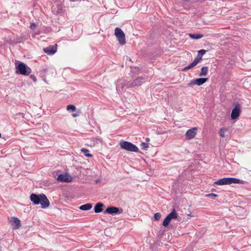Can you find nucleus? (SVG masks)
<instances>
[{"label": "nucleus", "mask_w": 251, "mask_h": 251, "mask_svg": "<svg viewBox=\"0 0 251 251\" xmlns=\"http://www.w3.org/2000/svg\"><path fill=\"white\" fill-rule=\"evenodd\" d=\"M92 208V204L90 203H87L86 204L81 205L79 207V209L81 210L86 211L91 209Z\"/></svg>", "instance_id": "16"}, {"label": "nucleus", "mask_w": 251, "mask_h": 251, "mask_svg": "<svg viewBox=\"0 0 251 251\" xmlns=\"http://www.w3.org/2000/svg\"><path fill=\"white\" fill-rule=\"evenodd\" d=\"M146 140H149V138H147Z\"/></svg>", "instance_id": "36"}, {"label": "nucleus", "mask_w": 251, "mask_h": 251, "mask_svg": "<svg viewBox=\"0 0 251 251\" xmlns=\"http://www.w3.org/2000/svg\"><path fill=\"white\" fill-rule=\"evenodd\" d=\"M226 130V129H225V128H223V129H220V136L222 137H225V131Z\"/></svg>", "instance_id": "29"}, {"label": "nucleus", "mask_w": 251, "mask_h": 251, "mask_svg": "<svg viewBox=\"0 0 251 251\" xmlns=\"http://www.w3.org/2000/svg\"><path fill=\"white\" fill-rule=\"evenodd\" d=\"M30 200L34 205L40 204L42 208H46L50 206V201L44 194L37 195L32 193L30 196Z\"/></svg>", "instance_id": "1"}, {"label": "nucleus", "mask_w": 251, "mask_h": 251, "mask_svg": "<svg viewBox=\"0 0 251 251\" xmlns=\"http://www.w3.org/2000/svg\"><path fill=\"white\" fill-rule=\"evenodd\" d=\"M104 204L101 202H98L96 203L94 207V211L96 213H100L102 211V207Z\"/></svg>", "instance_id": "14"}, {"label": "nucleus", "mask_w": 251, "mask_h": 251, "mask_svg": "<svg viewBox=\"0 0 251 251\" xmlns=\"http://www.w3.org/2000/svg\"><path fill=\"white\" fill-rule=\"evenodd\" d=\"M208 78L201 77L198 78L196 79L191 80L188 83V86H192L194 85H197L198 86L202 85L203 84L205 83L207 80Z\"/></svg>", "instance_id": "7"}, {"label": "nucleus", "mask_w": 251, "mask_h": 251, "mask_svg": "<svg viewBox=\"0 0 251 251\" xmlns=\"http://www.w3.org/2000/svg\"><path fill=\"white\" fill-rule=\"evenodd\" d=\"M141 147L142 149L147 150L149 147V144L147 143L143 142L141 144Z\"/></svg>", "instance_id": "26"}, {"label": "nucleus", "mask_w": 251, "mask_h": 251, "mask_svg": "<svg viewBox=\"0 0 251 251\" xmlns=\"http://www.w3.org/2000/svg\"><path fill=\"white\" fill-rule=\"evenodd\" d=\"M30 78L33 80V81L34 82H36L37 81V78L34 75H30Z\"/></svg>", "instance_id": "31"}, {"label": "nucleus", "mask_w": 251, "mask_h": 251, "mask_svg": "<svg viewBox=\"0 0 251 251\" xmlns=\"http://www.w3.org/2000/svg\"><path fill=\"white\" fill-rule=\"evenodd\" d=\"M10 222L14 229L19 228L21 226V221L17 217H12L11 218Z\"/></svg>", "instance_id": "11"}, {"label": "nucleus", "mask_w": 251, "mask_h": 251, "mask_svg": "<svg viewBox=\"0 0 251 251\" xmlns=\"http://www.w3.org/2000/svg\"><path fill=\"white\" fill-rule=\"evenodd\" d=\"M44 51L48 55H52L56 52V48L53 46H49L43 49Z\"/></svg>", "instance_id": "12"}, {"label": "nucleus", "mask_w": 251, "mask_h": 251, "mask_svg": "<svg viewBox=\"0 0 251 251\" xmlns=\"http://www.w3.org/2000/svg\"><path fill=\"white\" fill-rule=\"evenodd\" d=\"M197 130V127H192L188 129L185 133L186 139L190 140L193 138L196 135Z\"/></svg>", "instance_id": "10"}, {"label": "nucleus", "mask_w": 251, "mask_h": 251, "mask_svg": "<svg viewBox=\"0 0 251 251\" xmlns=\"http://www.w3.org/2000/svg\"><path fill=\"white\" fill-rule=\"evenodd\" d=\"M171 221V220L170 219V218L168 216H167L163 222V226H164L165 227L169 225Z\"/></svg>", "instance_id": "22"}, {"label": "nucleus", "mask_w": 251, "mask_h": 251, "mask_svg": "<svg viewBox=\"0 0 251 251\" xmlns=\"http://www.w3.org/2000/svg\"><path fill=\"white\" fill-rule=\"evenodd\" d=\"M81 151L84 153L86 157H92L93 156L92 154L89 153L90 151L88 149L83 148L81 150Z\"/></svg>", "instance_id": "20"}, {"label": "nucleus", "mask_w": 251, "mask_h": 251, "mask_svg": "<svg viewBox=\"0 0 251 251\" xmlns=\"http://www.w3.org/2000/svg\"><path fill=\"white\" fill-rule=\"evenodd\" d=\"M115 35L121 45H124L125 44V35L124 32L120 28L116 27L115 28Z\"/></svg>", "instance_id": "5"}, {"label": "nucleus", "mask_w": 251, "mask_h": 251, "mask_svg": "<svg viewBox=\"0 0 251 251\" xmlns=\"http://www.w3.org/2000/svg\"><path fill=\"white\" fill-rule=\"evenodd\" d=\"M125 86H126L125 83L122 82V83H119L118 84H117V87H116L117 90H118V91H120L121 90H123L124 89Z\"/></svg>", "instance_id": "21"}, {"label": "nucleus", "mask_w": 251, "mask_h": 251, "mask_svg": "<svg viewBox=\"0 0 251 251\" xmlns=\"http://www.w3.org/2000/svg\"><path fill=\"white\" fill-rule=\"evenodd\" d=\"M197 65V64L194 62L193 61L192 63H191L190 64H189L187 67V68L189 69L194 67L195 66H196Z\"/></svg>", "instance_id": "30"}, {"label": "nucleus", "mask_w": 251, "mask_h": 251, "mask_svg": "<svg viewBox=\"0 0 251 251\" xmlns=\"http://www.w3.org/2000/svg\"><path fill=\"white\" fill-rule=\"evenodd\" d=\"M243 181L236 178L224 177L214 182V184L219 185H229L233 183H241Z\"/></svg>", "instance_id": "3"}, {"label": "nucleus", "mask_w": 251, "mask_h": 251, "mask_svg": "<svg viewBox=\"0 0 251 251\" xmlns=\"http://www.w3.org/2000/svg\"><path fill=\"white\" fill-rule=\"evenodd\" d=\"M189 36L193 39H199L203 37V35L201 34H189Z\"/></svg>", "instance_id": "18"}, {"label": "nucleus", "mask_w": 251, "mask_h": 251, "mask_svg": "<svg viewBox=\"0 0 251 251\" xmlns=\"http://www.w3.org/2000/svg\"><path fill=\"white\" fill-rule=\"evenodd\" d=\"M133 85L140 86L146 81V78L142 76H139L136 78L133 81Z\"/></svg>", "instance_id": "13"}, {"label": "nucleus", "mask_w": 251, "mask_h": 251, "mask_svg": "<svg viewBox=\"0 0 251 251\" xmlns=\"http://www.w3.org/2000/svg\"><path fill=\"white\" fill-rule=\"evenodd\" d=\"M171 220L176 219L177 218L178 214L175 209H173L172 212L167 215Z\"/></svg>", "instance_id": "17"}, {"label": "nucleus", "mask_w": 251, "mask_h": 251, "mask_svg": "<svg viewBox=\"0 0 251 251\" xmlns=\"http://www.w3.org/2000/svg\"><path fill=\"white\" fill-rule=\"evenodd\" d=\"M241 112V106L239 103H237L232 110L230 116L231 119L235 120L239 116Z\"/></svg>", "instance_id": "8"}, {"label": "nucleus", "mask_w": 251, "mask_h": 251, "mask_svg": "<svg viewBox=\"0 0 251 251\" xmlns=\"http://www.w3.org/2000/svg\"><path fill=\"white\" fill-rule=\"evenodd\" d=\"M207 50L202 49L198 51V54H199V55L203 56L206 52Z\"/></svg>", "instance_id": "28"}, {"label": "nucleus", "mask_w": 251, "mask_h": 251, "mask_svg": "<svg viewBox=\"0 0 251 251\" xmlns=\"http://www.w3.org/2000/svg\"><path fill=\"white\" fill-rule=\"evenodd\" d=\"M66 109L68 111L71 110L72 111L74 112V111H75L76 107L74 105L70 104V105H68L67 106V108Z\"/></svg>", "instance_id": "24"}, {"label": "nucleus", "mask_w": 251, "mask_h": 251, "mask_svg": "<svg viewBox=\"0 0 251 251\" xmlns=\"http://www.w3.org/2000/svg\"><path fill=\"white\" fill-rule=\"evenodd\" d=\"M202 56L199 55V54H198L197 57L195 58L193 61L197 65L201 60H202Z\"/></svg>", "instance_id": "23"}, {"label": "nucleus", "mask_w": 251, "mask_h": 251, "mask_svg": "<svg viewBox=\"0 0 251 251\" xmlns=\"http://www.w3.org/2000/svg\"><path fill=\"white\" fill-rule=\"evenodd\" d=\"M36 25L35 23H31L30 25V28L31 29L33 30L35 28Z\"/></svg>", "instance_id": "32"}, {"label": "nucleus", "mask_w": 251, "mask_h": 251, "mask_svg": "<svg viewBox=\"0 0 251 251\" xmlns=\"http://www.w3.org/2000/svg\"><path fill=\"white\" fill-rule=\"evenodd\" d=\"M208 72V67L207 66L202 67L201 69V72L199 74L200 76H204L207 75Z\"/></svg>", "instance_id": "15"}, {"label": "nucleus", "mask_w": 251, "mask_h": 251, "mask_svg": "<svg viewBox=\"0 0 251 251\" xmlns=\"http://www.w3.org/2000/svg\"><path fill=\"white\" fill-rule=\"evenodd\" d=\"M126 84V86L127 87V88H132V87H133L135 86V85H133V81H128L126 83H125Z\"/></svg>", "instance_id": "25"}, {"label": "nucleus", "mask_w": 251, "mask_h": 251, "mask_svg": "<svg viewBox=\"0 0 251 251\" xmlns=\"http://www.w3.org/2000/svg\"><path fill=\"white\" fill-rule=\"evenodd\" d=\"M72 116L74 117H77L78 116V114H77V113H73L72 114Z\"/></svg>", "instance_id": "34"}, {"label": "nucleus", "mask_w": 251, "mask_h": 251, "mask_svg": "<svg viewBox=\"0 0 251 251\" xmlns=\"http://www.w3.org/2000/svg\"><path fill=\"white\" fill-rule=\"evenodd\" d=\"M161 217V215L160 213L157 212V213H155L154 215V220L158 221V220L160 219Z\"/></svg>", "instance_id": "27"}, {"label": "nucleus", "mask_w": 251, "mask_h": 251, "mask_svg": "<svg viewBox=\"0 0 251 251\" xmlns=\"http://www.w3.org/2000/svg\"><path fill=\"white\" fill-rule=\"evenodd\" d=\"M188 70H189V69L187 68V67H185L183 69L182 71L185 72V71H187Z\"/></svg>", "instance_id": "35"}, {"label": "nucleus", "mask_w": 251, "mask_h": 251, "mask_svg": "<svg viewBox=\"0 0 251 251\" xmlns=\"http://www.w3.org/2000/svg\"><path fill=\"white\" fill-rule=\"evenodd\" d=\"M120 145L121 148L126 151L135 152L139 151L138 147L131 142L122 140L120 143Z\"/></svg>", "instance_id": "4"}, {"label": "nucleus", "mask_w": 251, "mask_h": 251, "mask_svg": "<svg viewBox=\"0 0 251 251\" xmlns=\"http://www.w3.org/2000/svg\"><path fill=\"white\" fill-rule=\"evenodd\" d=\"M16 73L24 75H28L31 72V69L23 62H19L15 63Z\"/></svg>", "instance_id": "2"}, {"label": "nucleus", "mask_w": 251, "mask_h": 251, "mask_svg": "<svg viewBox=\"0 0 251 251\" xmlns=\"http://www.w3.org/2000/svg\"><path fill=\"white\" fill-rule=\"evenodd\" d=\"M217 196H218L217 195L214 194V193H210V194L206 195V197H217Z\"/></svg>", "instance_id": "33"}, {"label": "nucleus", "mask_w": 251, "mask_h": 251, "mask_svg": "<svg viewBox=\"0 0 251 251\" xmlns=\"http://www.w3.org/2000/svg\"><path fill=\"white\" fill-rule=\"evenodd\" d=\"M1 137V133H0V137Z\"/></svg>", "instance_id": "37"}, {"label": "nucleus", "mask_w": 251, "mask_h": 251, "mask_svg": "<svg viewBox=\"0 0 251 251\" xmlns=\"http://www.w3.org/2000/svg\"><path fill=\"white\" fill-rule=\"evenodd\" d=\"M72 179V177L68 173L60 174L57 177V180L60 182H70Z\"/></svg>", "instance_id": "9"}, {"label": "nucleus", "mask_w": 251, "mask_h": 251, "mask_svg": "<svg viewBox=\"0 0 251 251\" xmlns=\"http://www.w3.org/2000/svg\"><path fill=\"white\" fill-rule=\"evenodd\" d=\"M48 70L47 69H44L40 71V75L41 76V77L43 78V80L45 82H46V74L48 72Z\"/></svg>", "instance_id": "19"}, {"label": "nucleus", "mask_w": 251, "mask_h": 251, "mask_svg": "<svg viewBox=\"0 0 251 251\" xmlns=\"http://www.w3.org/2000/svg\"><path fill=\"white\" fill-rule=\"evenodd\" d=\"M123 212V210L122 208L112 206H108L104 211V213H107L112 215L117 214H121Z\"/></svg>", "instance_id": "6"}]
</instances>
